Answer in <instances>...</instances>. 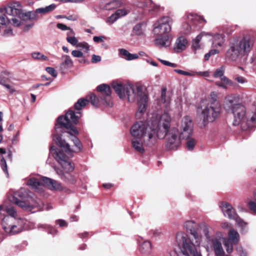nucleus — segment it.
<instances>
[{"label":"nucleus","instance_id":"obj_1","mask_svg":"<svg viewBox=\"0 0 256 256\" xmlns=\"http://www.w3.org/2000/svg\"><path fill=\"white\" fill-rule=\"evenodd\" d=\"M172 118L168 112L158 115L153 114L146 122H139L131 128L133 137L142 138L144 144L148 146L154 145L158 138H164L168 128L170 126Z\"/></svg>","mask_w":256,"mask_h":256},{"label":"nucleus","instance_id":"obj_2","mask_svg":"<svg viewBox=\"0 0 256 256\" xmlns=\"http://www.w3.org/2000/svg\"><path fill=\"white\" fill-rule=\"evenodd\" d=\"M80 116V112L75 113L72 110H69L64 116H61L58 118L57 124L55 126V132L53 134V140L66 153H70L74 150H72L70 146L65 140H62L58 133L62 132V128H64L70 130L68 133L70 134V138L74 142L76 150L74 151H80V142L75 135L78 134V131L72 125V124H76L78 122Z\"/></svg>","mask_w":256,"mask_h":256},{"label":"nucleus","instance_id":"obj_3","mask_svg":"<svg viewBox=\"0 0 256 256\" xmlns=\"http://www.w3.org/2000/svg\"><path fill=\"white\" fill-rule=\"evenodd\" d=\"M112 87L120 99L130 102L137 101L138 110L136 116L140 118L146 112L148 105V96L145 88L142 86L135 88L130 84L117 82H114Z\"/></svg>","mask_w":256,"mask_h":256},{"label":"nucleus","instance_id":"obj_4","mask_svg":"<svg viewBox=\"0 0 256 256\" xmlns=\"http://www.w3.org/2000/svg\"><path fill=\"white\" fill-rule=\"evenodd\" d=\"M178 126L179 130L173 128L168 130V128L166 136V148L168 150H176L180 144L181 139H188L192 136L193 132V123L188 116L184 117Z\"/></svg>","mask_w":256,"mask_h":256},{"label":"nucleus","instance_id":"obj_5","mask_svg":"<svg viewBox=\"0 0 256 256\" xmlns=\"http://www.w3.org/2000/svg\"><path fill=\"white\" fill-rule=\"evenodd\" d=\"M254 43L255 38L250 34H246L241 38L234 39L229 44V48L226 52L227 58L234 62L242 60L251 52Z\"/></svg>","mask_w":256,"mask_h":256},{"label":"nucleus","instance_id":"obj_6","mask_svg":"<svg viewBox=\"0 0 256 256\" xmlns=\"http://www.w3.org/2000/svg\"><path fill=\"white\" fill-rule=\"evenodd\" d=\"M200 227L206 237L204 247L208 254L214 252L215 256H224L225 252L220 240L222 233L220 231L214 233V228L206 224H202Z\"/></svg>","mask_w":256,"mask_h":256},{"label":"nucleus","instance_id":"obj_7","mask_svg":"<svg viewBox=\"0 0 256 256\" xmlns=\"http://www.w3.org/2000/svg\"><path fill=\"white\" fill-rule=\"evenodd\" d=\"M50 152L60 164L63 170L56 168L55 170L60 178L65 182L74 184L76 182V178L72 172L74 168V165L68 159L63 152L56 149L54 146L50 148Z\"/></svg>","mask_w":256,"mask_h":256},{"label":"nucleus","instance_id":"obj_8","mask_svg":"<svg viewBox=\"0 0 256 256\" xmlns=\"http://www.w3.org/2000/svg\"><path fill=\"white\" fill-rule=\"evenodd\" d=\"M231 112L234 117V125H240L243 130L256 126V113L246 112V108L242 104L234 106Z\"/></svg>","mask_w":256,"mask_h":256},{"label":"nucleus","instance_id":"obj_9","mask_svg":"<svg viewBox=\"0 0 256 256\" xmlns=\"http://www.w3.org/2000/svg\"><path fill=\"white\" fill-rule=\"evenodd\" d=\"M5 11L8 14L14 17L12 19V24L14 26H20L22 23V20H38L40 18L36 10L23 12L22 6L19 2H13L8 4L6 6Z\"/></svg>","mask_w":256,"mask_h":256},{"label":"nucleus","instance_id":"obj_10","mask_svg":"<svg viewBox=\"0 0 256 256\" xmlns=\"http://www.w3.org/2000/svg\"><path fill=\"white\" fill-rule=\"evenodd\" d=\"M9 200L22 208L40 206L38 202H35L28 191L20 188L13 195L8 197Z\"/></svg>","mask_w":256,"mask_h":256},{"label":"nucleus","instance_id":"obj_11","mask_svg":"<svg viewBox=\"0 0 256 256\" xmlns=\"http://www.w3.org/2000/svg\"><path fill=\"white\" fill-rule=\"evenodd\" d=\"M221 112L220 102L216 99L202 106L201 115L204 125L214 122Z\"/></svg>","mask_w":256,"mask_h":256},{"label":"nucleus","instance_id":"obj_12","mask_svg":"<svg viewBox=\"0 0 256 256\" xmlns=\"http://www.w3.org/2000/svg\"><path fill=\"white\" fill-rule=\"evenodd\" d=\"M28 184L38 193L44 192V185L47 186L51 190H61L62 189L60 182L47 177H42L40 182L35 178H30L28 181Z\"/></svg>","mask_w":256,"mask_h":256},{"label":"nucleus","instance_id":"obj_13","mask_svg":"<svg viewBox=\"0 0 256 256\" xmlns=\"http://www.w3.org/2000/svg\"><path fill=\"white\" fill-rule=\"evenodd\" d=\"M184 236L180 234L178 238V245L181 253L178 254L176 252H172L170 254V256H202L200 251L190 245Z\"/></svg>","mask_w":256,"mask_h":256},{"label":"nucleus","instance_id":"obj_14","mask_svg":"<svg viewBox=\"0 0 256 256\" xmlns=\"http://www.w3.org/2000/svg\"><path fill=\"white\" fill-rule=\"evenodd\" d=\"M22 220L20 218L4 216L2 222V226L4 232L13 235L20 232L22 230Z\"/></svg>","mask_w":256,"mask_h":256},{"label":"nucleus","instance_id":"obj_15","mask_svg":"<svg viewBox=\"0 0 256 256\" xmlns=\"http://www.w3.org/2000/svg\"><path fill=\"white\" fill-rule=\"evenodd\" d=\"M170 18L164 16L158 20L154 26L153 32L156 35H164L168 34L171 30L170 24Z\"/></svg>","mask_w":256,"mask_h":256},{"label":"nucleus","instance_id":"obj_16","mask_svg":"<svg viewBox=\"0 0 256 256\" xmlns=\"http://www.w3.org/2000/svg\"><path fill=\"white\" fill-rule=\"evenodd\" d=\"M214 76L216 78H219L220 80V81L216 82V84L224 89H227L228 86H232L234 84L230 80L224 76V69L223 67L216 69L214 74Z\"/></svg>","mask_w":256,"mask_h":256},{"label":"nucleus","instance_id":"obj_17","mask_svg":"<svg viewBox=\"0 0 256 256\" xmlns=\"http://www.w3.org/2000/svg\"><path fill=\"white\" fill-rule=\"evenodd\" d=\"M180 234L185 235L186 239L188 240V243L192 246L194 248L200 246L202 241V236L200 235L198 232L195 230L192 231L190 234L192 237L189 238L186 234L182 232H178L176 236V242L178 244V238Z\"/></svg>","mask_w":256,"mask_h":256},{"label":"nucleus","instance_id":"obj_18","mask_svg":"<svg viewBox=\"0 0 256 256\" xmlns=\"http://www.w3.org/2000/svg\"><path fill=\"white\" fill-rule=\"evenodd\" d=\"M240 100V96L237 94H232L227 96L224 102V108L226 110H232L233 107L237 104Z\"/></svg>","mask_w":256,"mask_h":256},{"label":"nucleus","instance_id":"obj_19","mask_svg":"<svg viewBox=\"0 0 256 256\" xmlns=\"http://www.w3.org/2000/svg\"><path fill=\"white\" fill-rule=\"evenodd\" d=\"M97 90L98 92L103 93L105 96L104 100H105V104L108 106H112V102L110 101V94L111 91L110 87L106 84H102L97 87Z\"/></svg>","mask_w":256,"mask_h":256},{"label":"nucleus","instance_id":"obj_20","mask_svg":"<svg viewBox=\"0 0 256 256\" xmlns=\"http://www.w3.org/2000/svg\"><path fill=\"white\" fill-rule=\"evenodd\" d=\"M221 208L224 216L230 219L234 220L238 215L232 206L228 202L222 203Z\"/></svg>","mask_w":256,"mask_h":256},{"label":"nucleus","instance_id":"obj_21","mask_svg":"<svg viewBox=\"0 0 256 256\" xmlns=\"http://www.w3.org/2000/svg\"><path fill=\"white\" fill-rule=\"evenodd\" d=\"M158 37L156 38V44L160 47L168 46L171 44L172 37L168 34L164 35H158Z\"/></svg>","mask_w":256,"mask_h":256},{"label":"nucleus","instance_id":"obj_22","mask_svg":"<svg viewBox=\"0 0 256 256\" xmlns=\"http://www.w3.org/2000/svg\"><path fill=\"white\" fill-rule=\"evenodd\" d=\"M208 36L212 37V48H221L224 42V36L222 34H212L208 33Z\"/></svg>","mask_w":256,"mask_h":256},{"label":"nucleus","instance_id":"obj_23","mask_svg":"<svg viewBox=\"0 0 256 256\" xmlns=\"http://www.w3.org/2000/svg\"><path fill=\"white\" fill-rule=\"evenodd\" d=\"M62 62L60 68L62 72H64L68 68L73 66V61L68 55H63L61 58Z\"/></svg>","mask_w":256,"mask_h":256},{"label":"nucleus","instance_id":"obj_24","mask_svg":"<svg viewBox=\"0 0 256 256\" xmlns=\"http://www.w3.org/2000/svg\"><path fill=\"white\" fill-rule=\"evenodd\" d=\"M144 142L142 138L134 137L132 139V148L140 153H143L144 151Z\"/></svg>","mask_w":256,"mask_h":256},{"label":"nucleus","instance_id":"obj_25","mask_svg":"<svg viewBox=\"0 0 256 256\" xmlns=\"http://www.w3.org/2000/svg\"><path fill=\"white\" fill-rule=\"evenodd\" d=\"M119 56L126 60H132L138 58V55L136 54H130L126 50L120 48L118 50Z\"/></svg>","mask_w":256,"mask_h":256},{"label":"nucleus","instance_id":"obj_26","mask_svg":"<svg viewBox=\"0 0 256 256\" xmlns=\"http://www.w3.org/2000/svg\"><path fill=\"white\" fill-rule=\"evenodd\" d=\"M188 44V40L186 39L181 36L178 38L176 42L174 49L178 52H181L186 49Z\"/></svg>","mask_w":256,"mask_h":256},{"label":"nucleus","instance_id":"obj_27","mask_svg":"<svg viewBox=\"0 0 256 256\" xmlns=\"http://www.w3.org/2000/svg\"><path fill=\"white\" fill-rule=\"evenodd\" d=\"M209 34L208 32H202L198 34L192 41V48L194 50H196L200 48V42Z\"/></svg>","mask_w":256,"mask_h":256},{"label":"nucleus","instance_id":"obj_28","mask_svg":"<svg viewBox=\"0 0 256 256\" xmlns=\"http://www.w3.org/2000/svg\"><path fill=\"white\" fill-rule=\"evenodd\" d=\"M139 250L141 253L149 254L152 252V246L150 241H144L140 245Z\"/></svg>","mask_w":256,"mask_h":256},{"label":"nucleus","instance_id":"obj_29","mask_svg":"<svg viewBox=\"0 0 256 256\" xmlns=\"http://www.w3.org/2000/svg\"><path fill=\"white\" fill-rule=\"evenodd\" d=\"M228 240H230L234 244H238L240 240L238 232L233 228H231L228 232Z\"/></svg>","mask_w":256,"mask_h":256},{"label":"nucleus","instance_id":"obj_30","mask_svg":"<svg viewBox=\"0 0 256 256\" xmlns=\"http://www.w3.org/2000/svg\"><path fill=\"white\" fill-rule=\"evenodd\" d=\"M234 220L236 221V225L241 228L242 234L248 231V228H247L248 223L247 222H245L238 215Z\"/></svg>","mask_w":256,"mask_h":256},{"label":"nucleus","instance_id":"obj_31","mask_svg":"<svg viewBox=\"0 0 256 256\" xmlns=\"http://www.w3.org/2000/svg\"><path fill=\"white\" fill-rule=\"evenodd\" d=\"M188 22L196 24V23H202L204 22V20L200 16L197 14H188L187 15Z\"/></svg>","mask_w":256,"mask_h":256},{"label":"nucleus","instance_id":"obj_32","mask_svg":"<svg viewBox=\"0 0 256 256\" xmlns=\"http://www.w3.org/2000/svg\"><path fill=\"white\" fill-rule=\"evenodd\" d=\"M6 7L0 10L2 14H0V27L1 26H6L11 23L10 20L6 17L5 13L7 14L5 11Z\"/></svg>","mask_w":256,"mask_h":256},{"label":"nucleus","instance_id":"obj_33","mask_svg":"<svg viewBox=\"0 0 256 256\" xmlns=\"http://www.w3.org/2000/svg\"><path fill=\"white\" fill-rule=\"evenodd\" d=\"M166 88H163L162 89L160 100L164 104V106L167 108L169 106L170 102V98L166 94Z\"/></svg>","mask_w":256,"mask_h":256},{"label":"nucleus","instance_id":"obj_34","mask_svg":"<svg viewBox=\"0 0 256 256\" xmlns=\"http://www.w3.org/2000/svg\"><path fill=\"white\" fill-rule=\"evenodd\" d=\"M148 7V12L151 15L156 14L160 10V6L153 3L152 2Z\"/></svg>","mask_w":256,"mask_h":256},{"label":"nucleus","instance_id":"obj_35","mask_svg":"<svg viewBox=\"0 0 256 256\" xmlns=\"http://www.w3.org/2000/svg\"><path fill=\"white\" fill-rule=\"evenodd\" d=\"M121 4V2L118 0H112L105 4L104 8L106 10H110L117 8Z\"/></svg>","mask_w":256,"mask_h":256},{"label":"nucleus","instance_id":"obj_36","mask_svg":"<svg viewBox=\"0 0 256 256\" xmlns=\"http://www.w3.org/2000/svg\"><path fill=\"white\" fill-rule=\"evenodd\" d=\"M56 8V4H52L45 8H40L36 9V12H38V14H45L53 10Z\"/></svg>","mask_w":256,"mask_h":256},{"label":"nucleus","instance_id":"obj_37","mask_svg":"<svg viewBox=\"0 0 256 256\" xmlns=\"http://www.w3.org/2000/svg\"><path fill=\"white\" fill-rule=\"evenodd\" d=\"M4 212H6L8 214V216H12L14 218H18V214L13 206H4Z\"/></svg>","mask_w":256,"mask_h":256},{"label":"nucleus","instance_id":"obj_38","mask_svg":"<svg viewBox=\"0 0 256 256\" xmlns=\"http://www.w3.org/2000/svg\"><path fill=\"white\" fill-rule=\"evenodd\" d=\"M88 102V99H85L84 98H80L74 104V108L76 110H80L82 108H84Z\"/></svg>","mask_w":256,"mask_h":256},{"label":"nucleus","instance_id":"obj_39","mask_svg":"<svg viewBox=\"0 0 256 256\" xmlns=\"http://www.w3.org/2000/svg\"><path fill=\"white\" fill-rule=\"evenodd\" d=\"M236 244L233 243L230 240H228L227 238H225L224 240V244L225 246L226 251L228 253L230 254L233 251V245Z\"/></svg>","mask_w":256,"mask_h":256},{"label":"nucleus","instance_id":"obj_40","mask_svg":"<svg viewBox=\"0 0 256 256\" xmlns=\"http://www.w3.org/2000/svg\"><path fill=\"white\" fill-rule=\"evenodd\" d=\"M38 229L42 228L47 230L50 234H56L58 232V231L56 230L48 224H39L38 226Z\"/></svg>","mask_w":256,"mask_h":256},{"label":"nucleus","instance_id":"obj_41","mask_svg":"<svg viewBox=\"0 0 256 256\" xmlns=\"http://www.w3.org/2000/svg\"><path fill=\"white\" fill-rule=\"evenodd\" d=\"M32 57L36 60H40L42 61L48 60V58L47 56L40 52H34L32 53Z\"/></svg>","mask_w":256,"mask_h":256},{"label":"nucleus","instance_id":"obj_42","mask_svg":"<svg viewBox=\"0 0 256 256\" xmlns=\"http://www.w3.org/2000/svg\"><path fill=\"white\" fill-rule=\"evenodd\" d=\"M142 34V30L141 24H138L135 26L132 30V36H140Z\"/></svg>","mask_w":256,"mask_h":256},{"label":"nucleus","instance_id":"obj_43","mask_svg":"<svg viewBox=\"0 0 256 256\" xmlns=\"http://www.w3.org/2000/svg\"><path fill=\"white\" fill-rule=\"evenodd\" d=\"M8 73L4 72L2 74V76L3 77V78H1V80H0V84H1L3 85L4 86H5L8 90L10 92L13 93L15 91V90L12 88L9 84H6L4 80V75H8Z\"/></svg>","mask_w":256,"mask_h":256},{"label":"nucleus","instance_id":"obj_44","mask_svg":"<svg viewBox=\"0 0 256 256\" xmlns=\"http://www.w3.org/2000/svg\"><path fill=\"white\" fill-rule=\"evenodd\" d=\"M152 3L151 0H138L136 2V5L139 8L148 7Z\"/></svg>","mask_w":256,"mask_h":256},{"label":"nucleus","instance_id":"obj_45","mask_svg":"<svg viewBox=\"0 0 256 256\" xmlns=\"http://www.w3.org/2000/svg\"><path fill=\"white\" fill-rule=\"evenodd\" d=\"M187 140L186 148L188 150H192L196 146V141L194 138H190V137Z\"/></svg>","mask_w":256,"mask_h":256},{"label":"nucleus","instance_id":"obj_46","mask_svg":"<svg viewBox=\"0 0 256 256\" xmlns=\"http://www.w3.org/2000/svg\"><path fill=\"white\" fill-rule=\"evenodd\" d=\"M118 19V16H116L114 13L108 17L106 22L108 24L111 25L113 24L115 22H116Z\"/></svg>","mask_w":256,"mask_h":256},{"label":"nucleus","instance_id":"obj_47","mask_svg":"<svg viewBox=\"0 0 256 256\" xmlns=\"http://www.w3.org/2000/svg\"><path fill=\"white\" fill-rule=\"evenodd\" d=\"M194 222L193 220H188L184 224V226L188 230H189L190 231H193L194 230H192V229L194 227Z\"/></svg>","mask_w":256,"mask_h":256},{"label":"nucleus","instance_id":"obj_48","mask_svg":"<svg viewBox=\"0 0 256 256\" xmlns=\"http://www.w3.org/2000/svg\"><path fill=\"white\" fill-rule=\"evenodd\" d=\"M0 164L4 172L6 174L7 176H8V174L7 168V164L6 160L3 157H2L0 160Z\"/></svg>","mask_w":256,"mask_h":256},{"label":"nucleus","instance_id":"obj_49","mask_svg":"<svg viewBox=\"0 0 256 256\" xmlns=\"http://www.w3.org/2000/svg\"><path fill=\"white\" fill-rule=\"evenodd\" d=\"M89 98L88 100V101H90L91 104L94 106H97L98 104V98L94 94H90L89 96Z\"/></svg>","mask_w":256,"mask_h":256},{"label":"nucleus","instance_id":"obj_50","mask_svg":"<svg viewBox=\"0 0 256 256\" xmlns=\"http://www.w3.org/2000/svg\"><path fill=\"white\" fill-rule=\"evenodd\" d=\"M183 32L185 34H188L191 32V26L188 22L184 23L182 25Z\"/></svg>","mask_w":256,"mask_h":256},{"label":"nucleus","instance_id":"obj_51","mask_svg":"<svg viewBox=\"0 0 256 256\" xmlns=\"http://www.w3.org/2000/svg\"><path fill=\"white\" fill-rule=\"evenodd\" d=\"M129 12V10L126 9H119L118 10L115 14L118 16V18L122 16L126 15Z\"/></svg>","mask_w":256,"mask_h":256},{"label":"nucleus","instance_id":"obj_52","mask_svg":"<svg viewBox=\"0 0 256 256\" xmlns=\"http://www.w3.org/2000/svg\"><path fill=\"white\" fill-rule=\"evenodd\" d=\"M174 71L178 74H182L184 76H194V72H188L178 69H176L174 70Z\"/></svg>","mask_w":256,"mask_h":256},{"label":"nucleus","instance_id":"obj_53","mask_svg":"<svg viewBox=\"0 0 256 256\" xmlns=\"http://www.w3.org/2000/svg\"><path fill=\"white\" fill-rule=\"evenodd\" d=\"M66 40L72 46H76L78 44V40L74 36L66 37Z\"/></svg>","mask_w":256,"mask_h":256},{"label":"nucleus","instance_id":"obj_54","mask_svg":"<svg viewBox=\"0 0 256 256\" xmlns=\"http://www.w3.org/2000/svg\"><path fill=\"white\" fill-rule=\"evenodd\" d=\"M77 47L84 50L86 52H88L89 50L90 46L88 44L85 42L78 43Z\"/></svg>","mask_w":256,"mask_h":256},{"label":"nucleus","instance_id":"obj_55","mask_svg":"<svg viewBox=\"0 0 256 256\" xmlns=\"http://www.w3.org/2000/svg\"><path fill=\"white\" fill-rule=\"evenodd\" d=\"M236 250L240 256H247L248 255L247 252L241 246H238Z\"/></svg>","mask_w":256,"mask_h":256},{"label":"nucleus","instance_id":"obj_56","mask_svg":"<svg viewBox=\"0 0 256 256\" xmlns=\"http://www.w3.org/2000/svg\"><path fill=\"white\" fill-rule=\"evenodd\" d=\"M158 60L165 66H170L172 68H176L177 66V64L174 63H172L170 62H168V61H166L165 60H162L160 58L158 59Z\"/></svg>","mask_w":256,"mask_h":256},{"label":"nucleus","instance_id":"obj_57","mask_svg":"<svg viewBox=\"0 0 256 256\" xmlns=\"http://www.w3.org/2000/svg\"><path fill=\"white\" fill-rule=\"evenodd\" d=\"M46 71L49 74H50L52 76L56 78L57 76L56 72V70H54V68H53L47 67L46 68Z\"/></svg>","mask_w":256,"mask_h":256},{"label":"nucleus","instance_id":"obj_58","mask_svg":"<svg viewBox=\"0 0 256 256\" xmlns=\"http://www.w3.org/2000/svg\"><path fill=\"white\" fill-rule=\"evenodd\" d=\"M13 35L12 30L10 27H8V28L4 30L3 36H10Z\"/></svg>","mask_w":256,"mask_h":256},{"label":"nucleus","instance_id":"obj_59","mask_svg":"<svg viewBox=\"0 0 256 256\" xmlns=\"http://www.w3.org/2000/svg\"><path fill=\"white\" fill-rule=\"evenodd\" d=\"M56 224L60 227H66L68 225V223L64 220L62 219L56 220Z\"/></svg>","mask_w":256,"mask_h":256},{"label":"nucleus","instance_id":"obj_60","mask_svg":"<svg viewBox=\"0 0 256 256\" xmlns=\"http://www.w3.org/2000/svg\"><path fill=\"white\" fill-rule=\"evenodd\" d=\"M248 206L251 210L256 212V202L254 201H250L248 202Z\"/></svg>","mask_w":256,"mask_h":256},{"label":"nucleus","instance_id":"obj_61","mask_svg":"<svg viewBox=\"0 0 256 256\" xmlns=\"http://www.w3.org/2000/svg\"><path fill=\"white\" fill-rule=\"evenodd\" d=\"M72 56L76 58H81L83 56V54L82 52L79 50H72Z\"/></svg>","mask_w":256,"mask_h":256},{"label":"nucleus","instance_id":"obj_62","mask_svg":"<svg viewBox=\"0 0 256 256\" xmlns=\"http://www.w3.org/2000/svg\"><path fill=\"white\" fill-rule=\"evenodd\" d=\"M194 76H209V72H194Z\"/></svg>","mask_w":256,"mask_h":256},{"label":"nucleus","instance_id":"obj_63","mask_svg":"<svg viewBox=\"0 0 256 256\" xmlns=\"http://www.w3.org/2000/svg\"><path fill=\"white\" fill-rule=\"evenodd\" d=\"M235 79L239 84H244L247 82L246 80L242 76H237Z\"/></svg>","mask_w":256,"mask_h":256},{"label":"nucleus","instance_id":"obj_64","mask_svg":"<svg viewBox=\"0 0 256 256\" xmlns=\"http://www.w3.org/2000/svg\"><path fill=\"white\" fill-rule=\"evenodd\" d=\"M56 27L62 30H66L68 29H69V27L67 26L64 24L60 23L58 24H56Z\"/></svg>","mask_w":256,"mask_h":256}]
</instances>
